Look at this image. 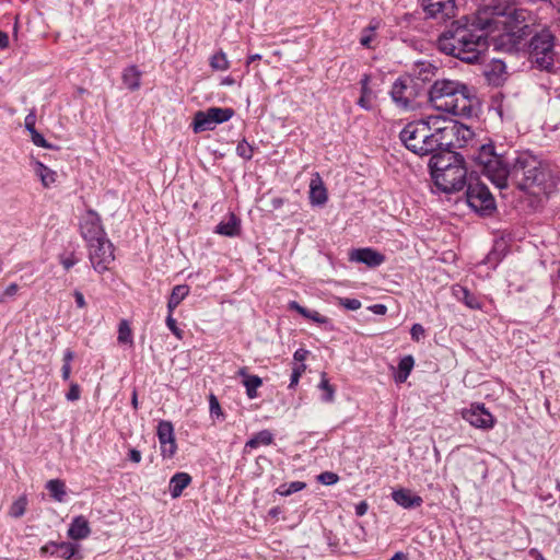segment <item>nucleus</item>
Segmentation results:
<instances>
[{
  "instance_id": "36",
  "label": "nucleus",
  "mask_w": 560,
  "mask_h": 560,
  "mask_svg": "<svg viewBox=\"0 0 560 560\" xmlns=\"http://www.w3.org/2000/svg\"><path fill=\"white\" fill-rule=\"evenodd\" d=\"M378 27L377 21H371L370 24L362 30L360 44L365 48H371V43L374 38V33Z\"/></svg>"
},
{
  "instance_id": "35",
  "label": "nucleus",
  "mask_w": 560,
  "mask_h": 560,
  "mask_svg": "<svg viewBox=\"0 0 560 560\" xmlns=\"http://www.w3.org/2000/svg\"><path fill=\"white\" fill-rule=\"evenodd\" d=\"M118 343L121 345H132V330L130 328L129 322L127 319H121L118 325V336H117Z\"/></svg>"
},
{
  "instance_id": "52",
  "label": "nucleus",
  "mask_w": 560,
  "mask_h": 560,
  "mask_svg": "<svg viewBox=\"0 0 560 560\" xmlns=\"http://www.w3.org/2000/svg\"><path fill=\"white\" fill-rule=\"evenodd\" d=\"M262 384V380L257 375L247 374V395H249L250 388L257 389Z\"/></svg>"
},
{
  "instance_id": "25",
  "label": "nucleus",
  "mask_w": 560,
  "mask_h": 560,
  "mask_svg": "<svg viewBox=\"0 0 560 560\" xmlns=\"http://www.w3.org/2000/svg\"><path fill=\"white\" fill-rule=\"evenodd\" d=\"M36 116L34 113H30L26 115L24 125L26 130L31 133L32 141L35 145L40 148H51V145L47 142L44 135H42L39 131H37L36 127Z\"/></svg>"
},
{
  "instance_id": "2",
  "label": "nucleus",
  "mask_w": 560,
  "mask_h": 560,
  "mask_svg": "<svg viewBox=\"0 0 560 560\" xmlns=\"http://www.w3.org/2000/svg\"><path fill=\"white\" fill-rule=\"evenodd\" d=\"M472 160L482 175L544 174V163L530 151H510L492 142L479 147Z\"/></svg>"
},
{
  "instance_id": "13",
  "label": "nucleus",
  "mask_w": 560,
  "mask_h": 560,
  "mask_svg": "<svg viewBox=\"0 0 560 560\" xmlns=\"http://www.w3.org/2000/svg\"><path fill=\"white\" fill-rule=\"evenodd\" d=\"M433 139L435 140L434 152L438 149L453 150L456 148V140L453 136V129L451 128L450 120L442 118L441 116H431Z\"/></svg>"
},
{
  "instance_id": "32",
  "label": "nucleus",
  "mask_w": 560,
  "mask_h": 560,
  "mask_svg": "<svg viewBox=\"0 0 560 560\" xmlns=\"http://www.w3.org/2000/svg\"><path fill=\"white\" fill-rule=\"evenodd\" d=\"M46 489L57 502L65 501V497L67 494L66 485L61 479H51L47 481Z\"/></svg>"
},
{
  "instance_id": "57",
  "label": "nucleus",
  "mask_w": 560,
  "mask_h": 560,
  "mask_svg": "<svg viewBox=\"0 0 560 560\" xmlns=\"http://www.w3.org/2000/svg\"><path fill=\"white\" fill-rule=\"evenodd\" d=\"M73 296L75 300L77 307H79V308L86 307V302H85L84 295L81 291L74 290Z\"/></svg>"
},
{
  "instance_id": "45",
  "label": "nucleus",
  "mask_w": 560,
  "mask_h": 560,
  "mask_svg": "<svg viewBox=\"0 0 560 560\" xmlns=\"http://www.w3.org/2000/svg\"><path fill=\"white\" fill-rule=\"evenodd\" d=\"M338 303H339V305L343 306L346 310H349V311H357L362 305L358 299H349V298H339Z\"/></svg>"
},
{
  "instance_id": "8",
  "label": "nucleus",
  "mask_w": 560,
  "mask_h": 560,
  "mask_svg": "<svg viewBox=\"0 0 560 560\" xmlns=\"http://www.w3.org/2000/svg\"><path fill=\"white\" fill-rule=\"evenodd\" d=\"M464 83L455 80H436L429 90V102L441 112H446Z\"/></svg>"
},
{
  "instance_id": "51",
  "label": "nucleus",
  "mask_w": 560,
  "mask_h": 560,
  "mask_svg": "<svg viewBox=\"0 0 560 560\" xmlns=\"http://www.w3.org/2000/svg\"><path fill=\"white\" fill-rule=\"evenodd\" d=\"M80 394H81L80 386L77 383H72L70 385V388H69L66 397L68 400L74 401L80 398Z\"/></svg>"
},
{
  "instance_id": "15",
  "label": "nucleus",
  "mask_w": 560,
  "mask_h": 560,
  "mask_svg": "<svg viewBox=\"0 0 560 560\" xmlns=\"http://www.w3.org/2000/svg\"><path fill=\"white\" fill-rule=\"evenodd\" d=\"M462 416L472 427L482 430L492 429L495 422L494 417L485 408L483 404L471 405L468 409L463 410Z\"/></svg>"
},
{
  "instance_id": "22",
  "label": "nucleus",
  "mask_w": 560,
  "mask_h": 560,
  "mask_svg": "<svg viewBox=\"0 0 560 560\" xmlns=\"http://www.w3.org/2000/svg\"><path fill=\"white\" fill-rule=\"evenodd\" d=\"M328 200L327 188L322 177H313L310 183V202L312 206H324Z\"/></svg>"
},
{
  "instance_id": "38",
  "label": "nucleus",
  "mask_w": 560,
  "mask_h": 560,
  "mask_svg": "<svg viewBox=\"0 0 560 560\" xmlns=\"http://www.w3.org/2000/svg\"><path fill=\"white\" fill-rule=\"evenodd\" d=\"M306 487V483L303 481H292L290 483H283L278 489L277 492L280 495L288 497L292 493L303 490Z\"/></svg>"
},
{
  "instance_id": "63",
  "label": "nucleus",
  "mask_w": 560,
  "mask_h": 560,
  "mask_svg": "<svg viewBox=\"0 0 560 560\" xmlns=\"http://www.w3.org/2000/svg\"><path fill=\"white\" fill-rule=\"evenodd\" d=\"M74 358V353L72 350L70 349H67L63 353V364H67V365H71V361L73 360Z\"/></svg>"
},
{
  "instance_id": "5",
  "label": "nucleus",
  "mask_w": 560,
  "mask_h": 560,
  "mask_svg": "<svg viewBox=\"0 0 560 560\" xmlns=\"http://www.w3.org/2000/svg\"><path fill=\"white\" fill-rule=\"evenodd\" d=\"M506 32L499 38V46L509 51H517L523 42L533 34V18L525 9L508 12Z\"/></svg>"
},
{
  "instance_id": "58",
  "label": "nucleus",
  "mask_w": 560,
  "mask_h": 560,
  "mask_svg": "<svg viewBox=\"0 0 560 560\" xmlns=\"http://www.w3.org/2000/svg\"><path fill=\"white\" fill-rule=\"evenodd\" d=\"M308 355V351L305 350V349H298L294 354H293V359L300 363H303V361L306 359V357Z\"/></svg>"
},
{
  "instance_id": "7",
  "label": "nucleus",
  "mask_w": 560,
  "mask_h": 560,
  "mask_svg": "<svg viewBox=\"0 0 560 560\" xmlns=\"http://www.w3.org/2000/svg\"><path fill=\"white\" fill-rule=\"evenodd\" d=\"M465 192L467 205L478 214L490 217L497 209L495 200L489 188L480 183H468Z\"/></svg>"
},
{
  "instance_id": "43",
  "label": "nucleus",
  "mask_w": 560,
  "mask_h": 560,
  "mask_svg": "<svg viewBox=\"0 0 560 560\" xmlns=\"http://www.w3.org/2000/svg\"><path fill=\"white\" fill-rule=\"evenodd\" d=\"M305 370L306 365L304 363L295 364L293 366L289 388H294L299 384L300 377L305 372Z\"/></svg>"
},
{
  "instance_id": "61",
  "label": "nucleus",
  "mask_w": 560,
  "mask_h": 560,
  "mask_svg": "<svg viewBox=\"0 0 560 560\" xmlns=\"http://www.w3.org/2000/svg\"><path fill=\"white\" fill-rule=\"evenodd\" d=\"M10 45L8 33L0 31V49H5Z\"/></svg>"
},
{
  "instance_id": "40",
  "label": "nucleus",
  "mask_w": 560,
  "mask_h": 560,
  "mask_svg": "<svg viewBox=\"0 0 560 560\" xmlns=\"http://www.w3.org/2000/svg\"><path fill=\"white\" fill-rule=\"evenodd\" d=\"M27 505V500L25 497L19 498L10 508V515L12 517L19 518L24 515Z\"/></svg>"
},
{
  "instance_id": "60",
  "label": "nucleus",
  "mask_w": 560,
  "mask_h": 560,
  "mask_svg": "<svg viewBox=\"0 0 560 560\" xmlns=\"http://www.w3.org/2000/svg\"><path fill=\"white\" fill-rule=\"evenodd\" d=\"M368 503L365 501H361L355 505V514L358 516H363L368 511Z\"/></svg>"
},
{
  "instance_id": "23",
  "label": "nucleus",
  "mask_w": 560,
  "mask_h": 560,
  "mask_svg": "<svg viewBox=\"0 0 560 560\" xmlns=\"http://www.w3.org/2000/svg\"><path fill=\"white\" fill-rule=\"evenodd\" d=\"M142 71L136 65H130L124 69L121 81L131 92L138 91L141 86Z\"/></svg>"
},
{
  "instance_id": "1",
  "label": "nucleus",
  "mask_w": 560,
  "mask_h": 560,
  "mask_svg": "<svg viewBox=\"0 0 560 560\" xmlns=\"http://www.w3.org/2000/svg\"><path fill=\"white\" fill-rule=\"evenodd\" d=\"M514 0H481L477 13L465 18V24L453 23L438 38L440 51L466 63L479 62L489 47L488 35L493 31L494 16L510 11Z\"/></svg>"
},
{
  "instance_id": "62",
  "label": "nucleus",
  "mask_w": 560,
  "mask_h": 560,
  "mask_svg": "<svg viewBox=\"0 0 560 560\" xmlns=\"http://www.w3.org/2000/svg\"><path fill=\"white\" fill-rule=\"evenodd\" d=\"M492 183L495 184L500 188H504L508 186L509 177H490Z\"/></svg>"
},
{
  "instance_id": "28",
  "label": "nucleus",
  "mask_w": 560,
  "mask_h": 560,
  "mask_svg": "<svg viewBox=\"0 0 560 560\" xmlns=\"http://www.w3.org/2000/svg\"><path fill=\"white\" fill-rule=\"evenodd\" d=\"M371 77L370 74H363L360 80L361 85V96L359 97L357 104L366 110L372 108V90L369 88Z\"/></svg>"
},
{
  "instance_id": "26",
  "label": "nucleus",
  "mask_w": 560,
  "mask_h": 560,
  "mask_svg": "<svg viewBox=\"0 0 560 560\" xmlns=\"http://www.w3.org/2000/svg\"><path fill=\"white\" fill-rule=\"evenodd\" d=\"M191 482V477L187 472H176L170 480V492L173 499L182 495L185 488Z\"/></svg>"
},
{
  "instance_id": "33",
  "label": "nucleus",
  "mask_w": 560,
  "mask_h": 560,
  "mask_svg": "<svg viewBox=\"0 0 560 560\" xmlns=\"http://www.w3.org/2000/svg\"><path fill=\"white\" fill-rule=\"evenodd\" d=\"M505 63L501 60H495L491 65V69L486 71V75L490 83L499 85L503 80L502 75L505 73Z\"/></svg>"
},
{
  "instance_id": "30",
  "label": "nucleus",
  "mask_w": 560,
  "mask_h": 560,
  "mask_svg": "<svg viewBox=\"0 0 560 560\" xmlns=\"http://www.w3.org/2000/svg\"><path fill=\"white\" fill-rule=\"evenodd\" d=\"M58 557L65 560L82 559V556L79 555V545L68 541L59 542Z\"/></svg>"
},
{
  "instance_id": "29",
  "label": "nucleus",
  "mask_w": 560,
  "mask_h": 560,
  "mask_svg": "<svg viewBox=\"0 0 560 560\" xmlns=\"http://www.w3.org/2000/svg\"><path fill=\"white\" fill-rule=\"evenodd\" d=\"M189 294V287L187 284L175 285L168 298L167 310L173 313L180 302Z\"/></svg>"
},
{
  "instance_id": "12",
  "label": "nucleus",
  "mask_w": 560,
  "mask_h": 560,
  "mask_svg": "<svg viewBox=\"0 0 560 560\" xmlns=\"http://www.w3.org/2000/svg\"><path fill=\"white\" fill-rule=\"evenodd\" d=\"M79 229L82 238L86 242L102 241L106 236L100 214L88 209L80 218Z\"/></svg>"
},
{
  "instance_id": "64",
  "label": "nucleus",
  "mask_w": 560,
  "mask_h": 560,
  "mask_svg": "<svg viewBox=\"0 0 560 560\" xmlns=\"http://www.w3.org/2000/svg\"><path fill=\"white\" fill-rule=\"evenodd\" d=\"M529 555L535 560H546L545 557L542 556V553L538 549H536V548H532L529 550Z\"/></svg>"
},
{
  "instance_id": "59",
  "label": "nucleus",
  "mask_w": 560,
  "mask_h": 560,
  "mask_svg": "<svg viewBox=\"0 0 560 560\" xmlns=\"http://www.w3.org/2000/svg\"><path fill=\"white\" fill-rule=\"evenodd\" d=\"M128 457L132 463L138 464L141 462V452L136 448H131L129 451Z\"/></svg>"
},
{
  "instance_id": "9",
  "label": "nucleus",
  "mask_w": 560,
  "mask_h": 560,
  "mask_svg": "<svg viewBox=\"0 0 560 560\" xmlns=\"http://www.w3.org/2000/svg\"><path fill=\"white\" fill-rule=\"evenodd\" d=\"M235 112L231 107H209L206 110H198L191 122L195 133L213 130L219 124L230 120Z\"/></svg>"
},
{
  "instance_id": "56",
  "label": "nucleus",
  "mask_w": 560,
  "mask_h": 560,
  "mask_svg": "<svg viewBox=\"0 0 560 560\" xmlns=\"http://www.w3.org/2000/svg\"><path fill=\"white\" fill-rule=\"evenodd\" d=\"M289 308L292 310V311H296L303 317L308 316V310L303 307V306H301L296 301H291L289 303Z\"/></svg>"
},
{
  "instance_id": "39",
  "label": "nucleus",
  "mask_w": 560,
  "mask_h": 560,
  "mask_svg": "<svg viewBox=\"0 0 560 560\" xmlns=\"http://www.w3.org/2000/svg\"><path fill=\"white\" fill-rule=\"evenodd\" d=\"M236 228H237L236 220H235L234 215H232L228 222L219 223L217 225L215 231L222 235L233 236L236 234V231H237Z\"/></svg>"
},
{
  "instance_id": "27",
  "label": "nucleus",
  "mask_w": 560,
  "mask_h": 560,
  "mask_svg": "<svg viewBox=\"0 0 560 560\" xmlns=\"http://www.w3.org/2000/svg\"><path fill=\"white\" fill-rule=\"evenodd\" d=\"M454 295L471 310H481L482 304L479 299L471 293L467 288L455 285L453 288Z\"/></svg>"
},
{
  "instance_id": "3",
  "label": "nucleus",
  "mask_w": 560,
  "mask_h": 560,
  "mask_svg": "<svg viewBox=\"0 0 560 560\" xmlns=\"http://www.w3.org/2000/svg\"><path fill=\"white\" fill-rule=\"evenodd\" d=\"M527 46L528 60L536 69L546 72H555L556 58V36L547 27L530 35L528 42L523 44Z\"/></svg>"
},
{
  "instance_id": "53",
  "label": "nucleus",
  "mask_w": 560,
  "mask_h": 560,
  "mask_svg": "<svg viewBox=\"0 0 560 560\" xmlns=\"http://www.w3.org/2000/svg\"><path fill=\"white\" fill-rule=\"evenodd\" d=\"M209 405H210L211 415H220L221 413V407H220L219 400L213 394H210V396H209Z\"/></svg>"
},
{
  "instance_id": "17",
  "label": "nucleus",
  "mask_w": 560,
  "mask_h": 560,
  "mask_svg": "<svg viewBox=\"0 0 560 560\" xmlns=\"http://www.w3.org/2000/svg\"><path fill=\"white\" fill-rule=\"evenodd\" d=\"M420 3L427 14V18H441L444 20L454 14V0H420Z\"/></svg>"
},
{
  "instance_id": "20",
  "label": "nucleus",
  "mask_w": 560,
  "mask_h": 560,
  "mask_svg": "<svg viewBox=\"0 0 560 560\" xmlns=\"http://www.w3.org/2000/svg\"><path fill=\"white\" fill-rule=\"evenodd\" d=\"M392 498L399 506L404 509H416L420 508L423 503V499L413 493L410 489L400 488L392 492Z\"/></svg>"
},
{
  "instance_id": "47",
  "label": "nucleus",
  "mask_w": 560,
  "mask_h": 560,
  "mask_svg": "<svg viewBox=\"0 0 560 560\" xmlns=\"http://www.w3.org/2000/svg\"><path fill=\"white\" fill-rule=\"evenodd\" d=\"M425 330L421 324H413L410 329V335L412 340L419 341L421 338L424 337Z\"/></svg>"
},
{
  "instance_id": "11",
  "label": "nucleus",
  "mask_w": 560,
  "mask_h": 560,
  "mask_svg": "<svg viewBox=\"0 0 560 560\" xmlns=\"http://www.w3.org/2000/svg\"><path fill=\"white\" fill-rule=\"evenodd\" d=\"M478 100L471 90L464 84L457 95L453 98L451 106L445 113L454 116L470 118L477 113Z\"/></svg>"
},
{
  "instance_id": "24",
  "label": "nucleus",
  "mask_w": 560,
  "mask_h": 560,
  "mask_svg": "<svg viewBox=\"0 0 560 560\" xmlns=\"http://www.w3.org/2000/svg\"><path fill=\"white\" fill-rule=\"evenodd\" d=\"M448 120H450L451 128L453 129V136H454V139L456 140V145L458 148L464 147L469 140L472 139V137L475 136V132L469 126L464 125L456 120H451V119H448Z\"/></svg>"
},
{
  "instance_id": "16",
  "label": "nucleus",
  "mask_w": 560,
  "mask_h": 560,
  "mask_svg": "<svg viewBox=\"0 0 560 560\" xmlns=\"http://www.w3.org/2000/svg\"><path fill=\"white\" fill-rule=\"evenodd\" d=\"M156 434L160 442L161 455L163 458H172L176 451L174 427L171 421L162 420L158 424Z\"/></svg>"
},
{
  "instance_id": "10",
  "label": "nucleus",
  "mask_w": 560,
  "mask_h": 560,
  "mask_svg": "<svg viewBox=\"0 0 560 560\" xmlns=\"http://www.w3.org/2000/svg\"><path fill=\"white\" fill-rule=\"evenodd\" d=\"M89 259L93 269L98 273L109 270V265L115 260L114 245L105 236L102 241L86 243Z\"/></svg>"
},
{
  "instance_id": "41",
  "label": "nucleus",
  "mask_w": 560,
  "mask_h": 560,
  "mask_svg": "<svg viewBox=\"0 0 560 560\" xmlns=\"http://www.w3.org/2000/svg\"><path fill=\"white\" fill-rule=\"evenodd\" d=\"M417 67H418V79H420L422 81L430 80L431 79L430 75H433L434 70L436 69L430 62H419Z\"/></svg>"
},
{
  "instance_id": "31",
  "label": "nucleus",
  "mask_w": 560,
  "mask_h": 560,
  "mask_svg": "<svg viewBox=\"0 0 560 560\" xmlns=\"http://www.w3.org/2000/svg\"><path fill=\"white\" fill-rule=\"evenodd\" d=\"M415 364V360L411 355H406L400 359L398 363V372L395 376V381L397 383H404L407 381L412 368Z\"/></svg>"
},
{
  "instance_id": "44",
  "label": "nucleus",
  "mask_w": 560,
  "mask_h": 560,
  "mask_svg": "<svg viewBox=\"0 0 560 560\" xmlns=\"http://www.w3.org/2000/svg\"><path fill=\"white\" fill-rule=\"evenodd\" d=\"M317 480L326 486H332L338 482L339 476L332 471H324L317 476Z\"/></svg>"
},
{
  "instance_id": "50",
  "label": "nucleus",
  "mask_w": 560,
  "mask_h": 560,
  "mask_svg": "<svg viewBox=\"0 0 560 560\" xmlns=\"http://www.w3.org/2000/svg\"><path fill=\"white\" fill-rule=\"evenodd\" d=\"M19 287L16 283H11L5 288L2 294H0V304L5 302L7 298H12L16 294Z\"/></svg>"
},
{
  "instance_id": "6",
  "label": "nucleus",
  "mask_w": 560,
  "mask_h": 560,
  "mask_svg": "<svg viewBox=\"0 0 560 560\" xmlns=\"http://www.w3.org/2000/svg\"><path fill=\"white\" fill-rule=\"evenodd\" d=\"M431 154L429 161L430 175H442L447 171H453L455 175H468L465 159L462 154L448 149H438Z\"/></svg>"
},
{
  "instance_id": "49",
  "label": "nucleus",
  "mask_w": 560,
  "mask_h": 560,
  "mask_svg": "<svg viewBox=\"0 0 560 560\" xmlns=\"http://www.w3.org/2000/svg\"><path fill=\"white\" fill-rule=\"evenodd\" d=\"M536 179H537V177H529V176L523 177L522 182L517 183V187L523 191L532 192L530 188L535 184Z\"/></svg>"
},
{
  "instance_id": "21",
  "label": "nucleus",
  "mask_w": 560,
  "mask_h": 560,
  "mask_svg": "<svg viewBox=\"0 0 560 560\" xmlns=\"http://www.w3.org/2000/svg\"><path fill=\"white\" fill-rule=\"evenodd\" d=\"M68 537L73 540H82L91 535L90 523L83 515H78L72 518L69 528Z\"/></svg>"
},
{
  "instance_id": "37",
  "label": "nucleus",
  "mask_w": 560,
  "mask_h": 560,
  "mask_svg": "<svg viewBox=\"0 0 560 560\" xmlns=\"http://www.w3.org/2000/svg\"><path fill=\"white\" fill-rule=\"evenodd\" d=\"M318 387L324 392L323 400L325 402H331L335 398V387L329 383V380L327 378L326 373H322L320 375V382Z\"/></svg>"
},
{
  "instance_id": "42",
  "label": "nucleus",
  "mask_w": 560,
  "mask_h": 560,
  "mask_svg": "<svg viewBox=\"0 0 560 560\" xmlns=\"http://www.w3.org/2000/svg\"><path fill=\"white\" fill-rule=\"evenodd\" d=\"M210 66L213 70H225L228 68L225 54L220 51L211 56Z\"/></svg>"
},
{
  "instance_id": "14",
  "label": "nucleus",
  "mask_w": 560,
  "mask_h": 560,
  "mask_svg": "<svg viewBox=\"0 0 560 560\" xmlns=\"http://www.w3.org/2000/svg\"><path fill=\"white\" fill-rule=\"evenodd\" d=\"M393 101L401 108H409L416 97L413 80L410 78H398L390 91Z\"/></svg>"
},
{
  "instance_id": "19",
  "label": "nucleus",
  "mask_w": 560,
  "mask_h": 560,
  "mask_svg": "<svg viewBox=\"0 0 560 560\" xmlns=\"http://www.w3.org/2000/svg\"><path fill=\"white\" fill-rule=\"evenodd\" d=\"M350 260L375 268L385 261V256L371 247H364L353 249L350 253Z\"/></svg>"
},
{
  "instance_id": "46",
  "label": "nucleus",
  "mask_w": 560,
  "mask_h": 560,
  "mask_svg": "<svg viewBox=\"0 0 560 560\" xmlns=\"http://www.w3.org/2000/svg\"><path fill=\"white\" fill-rule=\"evenodd\" d=\"M173 313H170L168 312V315L166 317V325L168 327V329L178 338V339H182L183 338V334L184 331L182 329H179L177 327V323H176V319L173 318Z\"/></svg>"
},
{
  "instance_id": "18",
  "label": "nucleus",
  "mask_w": 560,
  "mask_h": 560,
  "mask_svg": "<svg viewBox=\"0 0 560 560\" xmlns=\"http://www.w3.org/2000/svg\"><path fill=\"white\" fill-rule=\"evenodd\" d=\"M467 177H458L454 180H448V177H431L428 182V186L433 194H455L463 190L466 185Z\"/></svg>"
},
{
  "instance_id": "48",
  "label": "nucleus",
  "mask_w": 560,
  "mask_h": 560,
  "mask_svg": "<svg viewBox=\"0 0 560 560\" xmlns=\"http://www.w3.org/2000/svg\"><path fill=\"white\" fill-rule=\"evenodd\" d=\"M59 261L66 270H69L78 262V259L74 254L71 253L69 256H60Z\"/></svg>"
},
{
  "instance_id": "54",
  "label": "nucleus",
  "mask_w": 560,
  "mask_h": 560,
  "mask_svg": "<svg viewBox=\"0 0 560 560\" xmlns=\"http://www.w3.org/2000/svg\"><path fill=\"white\" fill-rule=\"evenodd\" d=\"M58 545H59V542L49 541V542H47L46 545H44L40 548V552L42 553H50V555L57 553L58 555Z\"/></svg>"
},
{
  "instance_id": "34",
  "label": "nucleus",
  "mask_w": 560,
  "mask_h": 560,
  "mask_svg": "<svg viewBox=\"0 0 560 560\" xmlns=\"http://www.w3.org/2000/svg\"><path fill=\"white\" fill-rule=\"evenodd\" d=\"M273 441V434L269 430H262L247 441V446L256 448L260 445H269Z\"/></svg>"
},
{
  "instance_id": "4",
  "label": "nucleus",
  "mask_w": 560,
  "mask_h": 560,
  "mask_svg": "<svg viewBox=\"0 0 560 560\" xmlns=\"http://www.w3.org/2000/svg\"><path fill=\"white\" fill-rule=\"evenodd\" d=\"M399 138L405 147L418 155H428L434 152L431 116L408 122L400 131Z\"/></svg>"
},
{
  "instance_id": "55",
  "label": "nucleus",
  "mask_w": 560,
  "mask_h": 560,
  "mask_svg": "<svg viewBox=\"0 0 560 560\" xmlns=\"http://www.w3.org/2000/svg\"><path fill=\"white\" fill-rule=\"evenodd\" d=\"M305 318H308L318 324H325L327 322V318L322 316L318 312L310 311V310H308V316H305Z\"/></svg>"
}]
</instances>
